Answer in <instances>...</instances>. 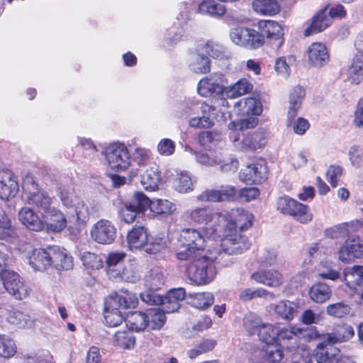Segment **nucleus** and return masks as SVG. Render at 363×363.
Here are the masks:
<instances>
[{"label":"nucleus","mask_w":363,"mask_h":363,"mask_svg":"<svg viewBox=\"0 0 363 363\" xmlns=\"http://www.w3.org/2000/svg\"><path fill=\"white\" fill-rule=\"evenodd\" d=\"M216 345V341L213 339L201 340L194 348L188 351V356L194 359L199 355L211 351Z\"/></svg>","instance_id":"nucleus-61"},{"label":"nucleus","mask_w":363,"mask_h":363,"mask_svg":"<svg viewBox=\"0 0 363 363\" xmlns=\"http://www.w3.org/2000/svg\"><path fill=\"white\" fill-rule=\"evenodd\" d=\"M216 258V255L208 250L190 262L186 267L188 279L198 286L211 282L217 274L215 265Z\"/></svg>","instance_id":"nucleus-1"},{"label":"nucleus","mask_w":363,"mask_h":363,"mask_svg":"<svg viewBox=\"0 0 363 363\" xmlns=\"http://www.w3.org/2000/svg\"><path fill=\"white\" fill-rule=\"evenodd\" d=\"M160 182V172L159 167L154 164L148 167L143 174H141V184L145 190L155 191L158 189Z\"/></svg>","instance_id":"nucleus-40"},{"label":"nucleus","mask_w":363,"mask_h":363,"mask_svg":"<svg viewBox=\"0 0 363 363\" xmlns=\"http://www.w3.org/2000/svg\"><path fill=\"white\" fill-rule=\"evenodd\" d=\"M23 188L24 189L23 199L28 204L35 208L40 215L54 207L52 206L54 197L45 190L40 189L33 178H27Z\"/></svg>","instance_id":"nucleus-3"},{"label":"nucleus","mask_w":363,"mask_h":363,"mask_svg":"<svg viewBox=\"0 0 363 363\" xmlns=\"http://www.w3.org/2000/svg\"><path fill=\"white\" fill-rule=\"evenodd\" d=\"M117 230L113 223L106 219L97 221L91 229V238L97 243L110 245L116 238Z\"/></svg>","instance_id":"nucleus-10"},{"label":"nucleus","mask_w":363,"mask_h":363,"mask_svg":"<svg viewBox=\"0 0 363 363\" xmlns=\"http://www.w3.org/2000/svg\"><path fill=\"white\" fill-rule=\"evenodd\" d=\"M305 96V90L301 86H295L289 94V108L287 112L286 126L291 125L298 112L301 108Z\"/></svg>","instance_id":"nucleus-24"},{"label":"nucleus","mask_w":363,"mask_h":363,"mask_svg":"<svg viewBox=\"0 0 363 363\" xmlns=\"http://www.w3.org/2000/svg\"><path fill=\"white\" fill-rule=\"evenodd\" d=\"M182 245L177 248L176 251V257L179 260L193 261L196 259L201 254V252L194 249L191 246H187L184 242H181Z\"/></svg>","instance_id":"nucleus-63"},{"label":"nucleus","mask_w":363,"mask_h":363,"mask_svg":"<svg viewBox=\"0 0 363 363\" xmlns=\"http://www.w3.org/2000/svg\"><path fill=\"white\" fill-rule=\"evenodd\" d=\"M166 311L160 308H150L146 311V320H148V328L152 330L160 329L166 322Z\"/></svg>","instance_id":"nucleus-47"},{"label":"nucleus","mask_w":363,"mask_h":363,"mask_svg":"<svg viewBox=\"0 0 363 363\" xmlns=\"http://www.w3.org/2000/svg\"><path fill=\"white\" fill-rule=\"evenodd\" d=\"M189 68L196 74H206L211 70V61L202 50H191L187 56Z\"/></svg>","instance_id":"nucleus-21"},{"label":"nucleus","mask_w":363,"mask_h":363,"mask_svg":"<svg viewBox=\"0 0 363 363\" xmlns=\"http://www.w3.org/2000/svg\"><path fill=\"white\" fill-rule=\"evenodd\" d=\"M187 218L194 223L209 226L213 233H217L221 223L225 222V216L214 212L208 207H196L185 213Z\"/></svg>","instance_id":"nucleus-6"},{"label":"nucleus","mask_w":363,"mask_h":363,"mask_svg":"<svg viewBox=\"0 0 363 363\" xmlns=\"http://www.w3.org/2000/svg\"><path fill=\"white\" fill-rule=\"evenodd\" d=\"M199 145L206 150L211 151L222 140V135L218 130L201 131L198 135Z\"/></svg>","instance_id":"nucleus-41"},{"label":"nucleus","mask_w":363,"mask_h":363,"mask_svg":"<svg viewBox=\"0 0 363 363\" xmlns=\"http://www.w3.org/2000/svg\"><path fill=\"white\" fill-rule=\"evenodd\" d=\"M179 240L201 253L204 252L208 243L211 241L208 237H203L199 231L194 228L183 229L180 233Z\"/></svg>","instance_id":"nucleus-18"},{"label":"nucleus","mask_w":363,"mask_h":363,"mask_svg":"<svg viewBox=\"0 0 363 363\" xmlns=\"http://www.w3.org/2000/svg\"><path fill=\"white\" fill-rule=\"evenodd\" d=\"M258 28L261 34L267 38L277 41L275 46L279 49L284 43L283 30L281 26L274 21H260L258 22Z\"/></svg>","instance_id":"nucleus-23"},{"label":"nucleus","mask_w":363,"mask_h":363,"mask_svg":"<svg viewBox=\"0 0 363 363\" xmlns=\"http://www.w3.org/2000/svg\"><path fill=\"white\" fill-rule=\"evenodd\" d=\"M262 324L260 318L255 313H249L244 317L243 326L250 335L258 332Z\"/></svg>","instance_id":"nucleus-62"},{"label":"nucleus","mask_w":363,"mask_h":363,"mask_svg":"<svg viewBox=\"0 0 363 363\" xmlns=\"http://www.w3.org/2000/svg\"><path fill=\"white\" fill-rule=\"evenodd\" d=\"M185 296V291L182 288L169 291L166 296L162 297L163 310L167 313L177 311L180 306L179 302L184 300Z\"/></svg>","instance_id":"nucleus-34"},{"label":"nucleus","mask_w":363,"mask_h":363,"mask_svg":"<svg viewBox=\"0 0 363 363\" xmlns=\"http://www.w3.org/2000/svg\"><path fill=\"white\" fill-rule=\"evenodd\" d=\"M344 280L350 288L363 286V266L354 265L346 268Z\"/></svg>","instance_id":"nucleus-45"},{"label":"nucleus","mask_w":363,"mask_h":363,"mask_svg":"<svg viewBox=\"0 0 363 363\" xmlns=\"http://www.w3.org/2000/svg\"><path fill=\"white\" fill-rule=\"evenodd\" d=\"M250 244L247 238L236 232L226 235L221 240L222 250L228 255H238L250 248Z\"/></svg>","instance_id":"nucleus-15"},{"label":"nucleus","mask_w":363,"mask_h":363,"mask_svg":"<svg viewBox=\"0 0 363 363\" xmlns=\"http://www.w3.org/2000/svg\"><path fill=\"white\" fill-rule=\"evenodd\" d=\"M23 246L26 251L31 252V255H28L27 258L34 270L45 271L51 267L50 247L33 250L30 244L26 243Z\"/></svg>","instance_id":"nucleus-14"},{"label":"nucleus","mask_w":363,"mask_h":363,"mask_svg":"<svg viewBox=\"0 0 363 363\" xmlns=\"http://www.w3.org/2000/svg\"><path fill=\"white\" fill-rule=\"evenodd\" d=\"M42 231L59 233L64 230L67 225V219L64 213L53 207L48 211L43 213Z\"/></svg>","instance_id":"nucleus-12"},{"label":"nucleus","mask_w":363,"mask_h":363,"mask_svg":"<svg viewBox=\"0 0 363 363\" xmlns=\"http://www.w3.org/2000/svg\"><path fill=\"white\" fill-rule=\"evenodd\" d=\"M253 216L247 211L242 208L232 209L230 213V219L221 223V226L227 227L230 231L239 228L240 230H245L252 225Z\"/></svg>","instance_id":"nucleus-13"},{"label":"nucleus","mask_w":363,"mask_h":363,"mask_svg":"<svg viewBox=\"0 0 363 363\" xmlns=\"http://www.w3.org/2000/svg\"><path fill=\"white\" fill-rule=\"evenodd\" d=\"M16 353L14 340L6 335H0V357L9 359Z\"/></svg>","instance_id":"nucleus-56"},{"label":"nucleus","mask_w":363,"mask_h":363,"mask_svg":"<svg viewBox=\"0 0 363 363\" xmlns=\"http://www.w3.org/2000/svg\"><path fill=\"white\" fill-rule=\"evenodd\" d=\"M151 158V151L149 149L136 147L132 152V159L138 166L147 165Z\"/></svg>","instance_id":"nucleus-64"},{"label":"nucleus","mask_w":363,"mask_h":363,"mask_svg":"<svg viewBox=\"0 0 363 363\" xmlns=\"http://www.w3.org/2000/svg\"><path fill=\"white\" fill-rule=\"evenodd\" d=\"M150 206V199L143 192L134 193L130 201H125L119 208V217L126 223L135 221L138 213H144Z\"/></svg>","instance_id":"nucleus-7"},{"label":"nucleus","mask_w":363,"mask_h":363,"mask_svg":"<svg viewBox=\"0 0 363 363\" xmlns=\"http://www.w3.org/2000/svg\"><path fill=\"white\" fill-rule=\"evenodd\" d=\"M267 177V166L264 160L247 165L239 174L240 181L246 184L261 183Z\"/></svg>","instance_id":"nucleus-16"},{"label":"nucleus","mask_w":363,"mask_h":363,"mask_svg":"<svg viewBox=\"0 0 363 363\" xmlns=\"http://www.w3.org/2000/svg\"><path fill=\"white\" fill-rule=\"evenodd\" d=\"M350 312L351 307L344 301L331 303L326 307V313L337 318H344L348 315Z\"/></svg>","instance_id":"nucleus-58"},{"label":"nucleus","mask_w":363,"mask_h":363,"mask_svg":"<svg viewBox=\"0 0 363 363\" xmlns=\"http://www.w3.org/2000/svg\"><path fill=\"white\" fill-rule=\"evenodd\" d=\"M108 307L123 308H135L138 300L135 294L128 291H120L111 294L108 298Z\"/></svg>","instance_id":"nucleus-26"},{"label":"nucleus","mask_w":363,"mask_h":363,"mask_svg":"<svg viewBox=\"0 0 363 363\" xmlns=\"http://www.w3.org/2000/svg\"><path fill=\"white\" fill-rule=\"evenodd\" d=\"M302 330L295 326L289 328H280L278 327V339L286 349L291 352L295 351L294 354L302 353V350H306L305 347H299L298 344V335L301 334Z\"/></svg>","instance_id":"nucleus-17"},{"label":"nucleus","mask_w":363,"mask_h":363,"mask_svg":"<svg viewBox=\"0 0 363 363\" xmlns=\"http://www.w3.org/2000/svg\"><path fill=\"white\" fill-rule=\"evenodd\" d=\"M331 23V17L328 16L325 10H320L313 16L311 22L305 28L303 35L308 37L320 33L327 28Z\"/></svg>","instance_id":"nucleus-32"},{"label":"nucleus","mask_w":363,"mask_h":363,"mask_svg":"<svg viewBox=\"0 0 363 363\" xmlns=\"http://www.w3.org/2000/svg\"><path fill=\"white\" fill-rule=\"evenodd\" d=\"M252 7L257 13L267 16H272L279 11V6L276 0H254Z\"/></svg>","instance_id":"nucleus-48"},{"label":"nucleus","mask_w":363,"mask_h":363,"mask_svg":"<svg viewBox=\"0 0 363 363\" xmlns=\"http://www.w3.org/2000/svg\"><path fill=\"white\" fill-rule=\"evenodd\" d=\"M196 161L203 166L214 167L221 164L222 153L218 152L211 153L200 152V153L196 154Z\"/></svg>","instance_id":"nucleus-57"},{"label":"nucleus","mask_w":363,"mask_h":363,"mask_svg":"<svg viewBox=\"0 0 363 363\" xmlns=\"http://www.w3.org/2000/svg\"><path fill=\"white\" fill-rule=\"evenodd\" d=\"M238 199V191L231 185L221 186L219 189H206L196 196L200 202L233 201Z\"/></svg>","instance_id":"nucleus-11"},{"label":"nucleus","mask_w":363,"mask_h":363,"mask_svg":"<svg viewBox=\"0 0 363 363\" xmlns=\"http://www.w3.org/2000/svg\"><path fill=\"white\" fill-rule=\"evenodd\" d=\"M238 114L241 116H259L262 111L260 101L254 97L242 99L234 105Z\"/></svg>","instance_id":"nucleus-28"},{"label":"nucleus","mask_w":363,"mask_h":363,"mask_svg":"<svg viewBox=\"0 0 363 363\" xmlns=\"http://www.w3.org/2000/svg\"><path fill=\"white\" fill-rule=\"evenodd\" d=\"M16 236V231L11 225V220L0 208V240L11 241Z\"/></svg>","instance_id":"nucleus-51"},{"label":"nucleus","mask_w":363,"mask_h":363,"mask_svg":"<svg viewBox=\"0 0 363 363\" xmlns=\"http://www.w3.org/2000/svg\"><path fill=\"white\" fill-rule=\"evenodd\" d=\"M118 307H108V300L105 302L104 322L108 327H117L120 325L124 319Z\"/></svg>","instance_id":"nucleus-49"},{"label":"nucleus","mask_w":363,"mask_h":363,"mask_svg":"<svg viewBox=\"0 0 363 363\" xmlns=\"http://www.w3.org/2000/svg\"><path fill=\"white\" fill-rule=\"evenodd\" d=\"M208 56L220 60L229 59L231 57V52L221 45L208 42L201 49Z\"/></svg>","instance_id":"nucleus-52"},{"label":"nucleus","mask_w":363,"mask_h":363,"mask_svg":"<svg viewBox=\"0 0 363 363\" xmlns=\"http://www.w3.org/2000/svg\"><path fill=\"white\" fill-rule=\"evenodd\" d=\"M297 303L289 300H281L277 303L269 306V308L273 311L281 319L290 321L293 320L298 311Z\"/></svg>","instance_id":"nucleus-30"},{"label":"nucleus","mask_w":363,"mask_h":363,"mask_svg":"<svg viewBox=\"0 0 363 363\" xmlns=\"http://www.w3.org/2000/svg\"><path fill=\"white\" fill-rule=\"evenodd\" d=\"M354 335L353 328L347 324L337 325L333 333L323 335L330 344L344 342L350 340Z\"/></svg>","instance_id":"nucleus-35"},{"label":"nucleus","mask_w":363,"mask_h":363,"mask_svg":"<svg viewBox=\"0 0 363 363\" xmlns=\"http://www.w3.org/2000/svg\"><path fill=\"white\" fill-rule=\"evenodd\" d=\"M227 84V79L223 74L216 73L203 77L199 82L197 92L203 97H208L213 94L224 96V88Z\"/></svg>","instance_id":"nucleus-8"},{"label":"nucleus","mask_w":363,"mask_h":363,"mask_svg":"<svg viewBox=\"0 0 363 363\" xmlns=\"http://www.w3.org/2000/svg\"><path fill=\"white\" fill-rule=\"evenodd\" d=\"M18 191V184L13 174L9 170H0V198L8 200L14 197Z\"/></svg>","instance_id":"nucleus-22"},{"label":"nucleus","mask_w":363,"mask_h":363,"mask_svg":"<svg viewBox=\"0 0 363 363\" xmlns=\"http://www.w3.org/2000/svg\"><path fill=\"white\" fill-rule=\"evenodd\" d=\"M119 277L113 278L114 281H125L135 283L140 279L138 267L135 264L130 263L119 271Z\"/></svg>","instance_id":"nucleus-55"},{"label":"nucleus","mask_w":363,"mask_h":363,"mask_svg":"<svg viewBox=\"0 0 363 363\" xmlns=\"http://www.w3.org/2000/svg\"><path fill=\"white\" fill-rule=\"evenodd\" d=\"M114 344L123 349H130L135 344V337L130 332L118 331L113 336Z\"/></svg>","instance_id":"nucleus-60"},{"label":"nucleus","mask_w":363,"mask_h":363,"mask_svg":"<svg viewBox=\"0 0 363 363\" xmlns=\"http://www.w3.org/2000/svg\"><path fill=\"white\" fill-rule=\"evenodd\" d=\"M199 108L201 116L190 118L188 123L189 126L197 129L212 128L214 125L213 116L216 108L206 103H202Z\"/></svg>","instance_id":"nucleus-19"},{"label":"nucleus","mask_w":363,"mask_h":363,"mask_svg":"<svg viewBox=\"0 0 363 363\" xmlns=\"http://www.w3.org/2000/svg\"><path fill=\"white\" fill-rule=\"evenodd\" d=\"M2 279L4 280V292L7 291L18 300H22L28 296L30 289L18 273L7 270L3 274Z\"/></svg>","instance_id":"nucleus-9"},{"label":"nucleus","mask_w":363,"mask_h":363,"mask_svg":"<svg viewBox=\"0 0 363 363\" xmlns=\"http://www.w3.org/2000/svg\"><path fill=\"white\" fill-rule=\"evenodd\" d=\"M308 59L311 65L320 67L329 61V54L326 46L321 43H313L307 49Z\"/></svg>","instance_id":"nucleus-25"},{"label":"nucleus","mask_w":363,"mask_h":363,"mask_svg":"<svg viewBox=\"0 0 363 363\" xmlns=\"http://www.w3.org/2000/svg\"><path fill=\"white\" fill-rule=\"evenodd\" d=\"M229 35L233 44L250 50L259 48L265 42L264 37L259 31L245 26L233 28Z\"/></svg>","instance_id":"nucleus-4"},{"label":"nucleus","mask_w":363,"mask_h":363,"mask_svg":"<svg viewBox=\"0 0 363 363\" xmlns=\"http://www.w3.org/2000/svg\"><path fill=\"white\" fill-rule=\"evenodd\" d=\"M148 208L158 215H169L174 213L176 209V205L167 199H156L151 201L150 199V206Z\"/></svg>","instance_id":"nucleus-50"},{"label":"nucleus","mask_w":363,"mask_h":363,"mask_svg":"<svg viewBox=\"0 0 363 363\" xmlns=\"http://www.w3.org/2000/svg\"><path fill=\"white\" fill-rule=\"evenodd\" d=\"M226 11L225 6L213 0H203L199 3L197 12L206 14L214 18L223 16Z\"/></svg>","instance_id":"nucleus-43"},{"label":"nucleus","mask_w":363,"mask_h":363,"mask_svg":"<svg viewBox=\"0 0 363 363\" xmlns=\"http://www.w3.org/2000/svg\"><path fill=\"white\" fill-rule=\"evenodd\" d=\"M51 267L57 270H68L72 267V258L67 250L59 246L50 247Z\"/></svg>","instance_id":"nucleus-29"},{"label":"nucleus","mask_w":363,"mask_h":363,"mask_svg":"<svg viewBox=\"0 0 363 363\" xmlns=\"http://www.w3.org/2000/svg\"><path fill=\"white\" fill-rule=\"evenodd\" d=\"M57 194L62 206L73 211L79 223H86L89 220L92 213L91 210L85 201L77 196L72 187L60 186Z\"/></svg>","instance_id":"nucleus-2"},{"label":"nucleus","mask_w":363,"mask_h":363,"mask_svg":"<svg viewBox=\"0 0 363 363\" xmlns=\"http://www.w3.org/2000/svg\"><path fill=\"white\" fill-rule=\"evenodd\" d=\"M323 342L316 346L314 358L318 363L333 362L339 354L340 350L337 347H334L333 344L328 343L323 336Z\"/></svg>","instance_id":"nucleus-27"},{"label":"nucleus","mask_w":363,"mask_h":363,"mask_svg":"<svg viewBox=\"0 0 363 363\" xmlns=\"http://www.w3.org/2000/svg\"><path fill=\"white\" fill-rule=\"evenodd\" d=\"M126 240L130 250L143 249L148 240L147 230L144 226L135 225L128 231Z\"/></svg>","instance_id":"nucleus-33"},{"label":"nucleus","mask_w":363,"mask_h":363,"mask_svg":"<svg viewBox=\"0 0 363 363\" xmlns=\"http://www.w3.org/2000/svg\"><path fill=\"white\" fill-rule=\"evenodd\" d=\"M188 303L199 310H205L213 303L214 297L210 292L195 293L187 296Z\"/></svg>","instance_id":"nucleus-44"},{"label":"nucleus","mask_w":363,"mask_h":363,"mask_svg":"<svg viewBox=\"0 0 363 363\" xmlns=\"http://www.w3.org/2000/svg\"><path fill=\"white\" fill-rule=\"evenodd\" d=\"M18 218L21 223L28 230L42 231V216L40 217L30 207H23L18 212Z\"/></svg>","instance_id":"nucleus-31"},{"label":"nucleus","mask_w":363,"mask_h":363,"mask_svg":"<svg viewBox=\"0 0 363 363\" xmlns=\"http://www.w3.org/2000/svg\"><path fill=\"white\" fill-rule=\"evenodd\" d=\"M102 155L112 170L124 171L130 165V153L124 143L114 142L108 144Z\"/></svg>","instance_id":"nucleus-5"},{"label":"nucleus","mask_w":363,"mask_h":363,"mask_svg":"<svg viewBox=\"0 0 363 363\" xmlns=\"http://www.w3.org/2000/svg\"><path fill=\"white\" fill-rule=\"evenodd\" d=\"M260 340L267 345H274L277 341L278 327L270 323H262L258 330Z\"/></svg>","instance_id":"nucleus-53"},{"label":"nucleus","mask_w":363,"mask_h":363,"mask_svg":"<svg viewBox=\"0 0 363 363\" xmlns=\"http://www.w3.org/2000/svg\"><path fill=\"white\" fill-rule=\"evenodd\" d=\"M126 325L131 330L137 332L148 328V320H146L145 312L135 311L129 313L125 320Z\"/></svg>","instance_id":"nucleus-46"},{"label":"nucleus","mask_w":363,"mask_h":363,"mask_svg":"<svg viewBox=\"0 0 363 363\" xmlns=\"http://www.w3.org/2000/svg\"><path fill=\"white\" fill-rule=\"evenodd\" d=\"M194 182L186 172H180L174 180V187L179 193H187L193 190Z\"/></svg>","instance_id":"nucleus-54"},{"label":"nucleus","mask_w":363,"mask_h":363,"mask_svg":"<svg viewBox=\"0 0 363 363\" xmlns=\"http://www.w3.org/2000/svg\"><path fill=\"white\" fill-rule=\"evenodd\" d=\"M290 216H294L296 220L303 224L311 222L313 219V214L308 206L299 202H297Z\"/></svg>","instance_id":"nucleus-59"},{"label":"nucleus","mask_w":363,"mask_h":363,"mask_svg":"<svg viewBox=\"0 0 363 363\" xmlns=\"http://www.w3.org/2000/svg\"><path fill=\"white\" fill-rule=\"evenodd\" d=\"M251 279L257 283L272 287L279 288L283 284V275L278 270L262 269L253 272Z\"/></svg>","instance_id":"nucleus-20"},{"label":"nucleus","mask_w":363,"mask_h":363,"mask_svg":"<svg viewBox=\"0 0 363 363\" xmlns=\"http://www.w3.org/2000/svg\"><path fill=\"white\" fill-rule=\"evenodd\" d=\"M309 296L313 302L323 303L328 301L332 296V289L327 284L318 282L310 288Z\"/></svg>","instance_id":"nucleus-42"},{"label":"nucleus","mask_w":363,"mask_h":363,"mask_svg":"<svg viewBox=\"0 0 363 363\" xmlns=\"http://www.w3.org/2000/svg\"><path fill=\"white\" fill-rule=\"evenodd\" d=\"M126 257L123 251L111 252L108 254L106 259V274L110 279L119 277V271L122 268L121 263Z\"/></svg>","instance_id":"nucleus-37"},{"label":"nucleus","mask_w":363,"mask_h":363,"mask_svg":"<svg viewBox=\"0 0 363 363\" xmlns=\"http://www.w3.org/2000/svg\"><path fill=\"white\" fill-rule=\"evenodd\" d=\"M267 143V133L263 129L257 130L245 135L242 141V150H256L262 148Z\"/></svg>","instance_id":"nucleus-36"},{"label":"nucleus","mask_w":363,"mask_h":363,"mask_svg":"<svg viewBox=\"0 0 363 363\" xmlns=\"http://www.w3.org/2000/svg\"><path fill=\"white\" fill-rule=\"evenodd\" d=\"M347 80L354 84H359L363 81V51H358L354 55L347 71Z\"/></svg>","instance_id":"nucleus-38"},{"label":"nucleus","mask_w":363,"mask_h":363,"mask_svg":"<svg viewBox=\"0 0 363 363\" xmlns=\"http://www.w3.org/2000/svg\"><path fill=\"white\" fill-rule=\"evenodd\" d=\"M253 85L245 78H242L230 86L225 85L224 96L235 99L245 95L252 90Z\"/></svg>","instance_id":"nucleus-39"}]
</instances>
